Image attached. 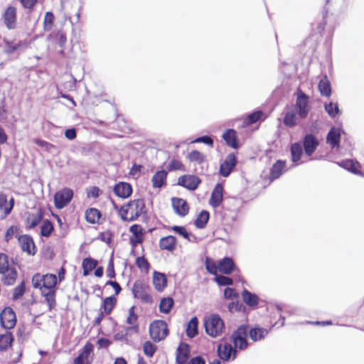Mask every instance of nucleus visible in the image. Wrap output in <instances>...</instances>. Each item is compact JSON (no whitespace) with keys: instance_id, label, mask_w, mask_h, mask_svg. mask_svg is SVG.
<instances>
[{"instance_id":"1","label":"nucleus","mask_w":364,"mask_h":364,"mask_svg":"<svg viewBox=\"0 0 364 364\" xmlns=\"http://www.w3.org/2000/svg\"><path fill=\"white\" fill-rule=\"evenodd\" d=\"M0 274L1 282L4 285H13L17 278V271L12 264L9 261L8 256L0 253Z\"/></svg>"},{"instance_id":"2","label":"nucleus","mask_w":364,"mask_h":364,"mask_svg":"<svg viewBox=\"0 0 364 364\" xmlns=\"http://www.w3.org/2000/svg\"><path fill=\"white\" fill-rule=\"evenodd\" d=\"M57 283L58 278L56 275L53 274H46L43 275L37 273L32 277V284L33 288L38 289L41 291L57 290Z\"/></svg>"},{"instance_id":"3","label":"nucleus","mask_w":364,"mask_h":364,"mask_svg":"<svg viewBox=\"0 0 364 364\" xmlns=\"http://www.w3.org/2000/svg\"><path fill=\"white\" fill-rule=\"evenodd\" d=\"M294 96L296 97L295 104L291 106V108L296 112L299 119H304L310 111L309 96L300 88L296 90Z\"/></svg>"},{"instance_id":"4","label":"nucleus","mask_w":364,"mask_h":364,"mask_svg":"<svg viewBox=\"0 0 364 364\" xmlns=\"http://www.w3.org/2000/svg\"><path fill=\"white\" fill-rule=\"evenodd\" d=\"M149 336L155 343L164 340L169 333V329L166 321L154 320L149 325Z\"/></svg>"},{"instance_id":"5","label":"nucleus","mask_w":364,"mask_h":364,"mask_svg":"<svg viewBox=\"0 0 364 364\" xmlns=\"http://www.w3.org/2000/svg\"><path fill=\"white\" fill-rule=\"evenodd\" d=\"M248 325L242 324L235 329L231 335L233 346L238 350H245L247 348Z\"/></svg>"},{"instance_id":"6","label":"nucleus","mask_w":364,"mask_h":364,"mask_svg":"<svg viewBox=\"0 0 364 364\" xmlns=\"http://www.w3.org/2000/svg\"><path fill=\"white\" fill-rule=\"evenodd\" d=\"M204 327L206 333L215 338L222 333L224 322L218 314H212L204 320Z\"/></svg>"},{"instance_id":"7","label":"nucleus","mask_w":364,"mask_h":364,"mask_svg":"<svg viewBox=\"0 0 364 364\" xmlns=\"http://www.w3.org/2000/svg\"><path fill=\"white\" fill-rule=\"evenodd\" d=\"M239 350L229 343H220L217 346L219 359L223 362H230L236 359Z\"/></svg>"},{"instance_id":"8","label":"nucleus","mask_w":364,"mask_h":364,"mask_svg":"<svg viewBox=\"0 0 364 364\" xmlns=\"http://www.w3.org/2000/svg\"><path fill=\"white\" fill-rule=\"evenodd\" d=\"M73 191L68 188H64L58 191L54 195L55 206L58 209H62L65 207L72 200Z\"/></svg>"},{"instance_id":"9","label":"nucleus","mask_w":364,"mask_h":364,"mask_svg":"<svg viewBox=\"0 0 364 364\" xmlns=\"http://www.w3.org/2000/svg\"><path fill=\"white\" fill-rule=\"evenodd\" d=\"M136 334V326H127L124 330L115 333L114 339L124 342L127 345H133L134 343Z\"/></svg>"},{"instance_id":"10","label":"nucleus","mask_w":364,"mask_h":364,"mask_svg":"<svg viewBox=\"0 0 364 364\" xmlns=\"http://www.w3.org/2000/svg\"><path fill=\"white\" fill-rule=\"evenodd\" d=\"M2 19L5 26L9 30L15 29L17 25V11L16 7L8 6L2 14Z\"/></svg>"},{"instance_id":"11","label":"nucleus","mask_w":364,"mask_h":364,"mask_svg":"<svg viewBox=\"0 0 364 364\" xmlns=\"http://www.w3.org/2000/svg\"><path fill=\"white\" fill-rule=\"evenodd\" d=\"M1 326L6 329L14 328L16 323V317L14 310L10 307L5 308L0 314Z\"/></svg>"},{"instance_id":"12","label":"nucleus","mask_w":364,"mask_h":364,"mask_svg":"<svg viewBox=\"0 0 364 364\" xmlns=\"http://www.w3.org/2000/svg\"><path fill=\"white\" fill-rule=\"evenodd\" d=\"M200 183V178L195 175H183L178 178L177 185L189 191H195Z\"/></svg>"},{"instance_id":"13","label":"nucleus","mask_w":364,"mask_h":364,"mask_svg":"<svg viewBox=\"0 0 364 364\" xmlns=\"http://www.w3.org/2000/svg\"><path fill=\"white\" fill-rule=\"evenodd\" d=\"M237 160L235 154H229L224 161L220 166V174L223 177H228L237 164Z\"/></svg>"},{"instance_id":"14","label":"nucleus","mask_w":364,"mask_h":364,"mask_svg":"<svg viewBox=\"0 0 364 364\" xmlns=\"http://www.w3.org/2000/svg\"><path fill=\"white\" fill-rule=\"evenodd\" d=\"M18 240L23 252H26L28 255H31L36 254V246L33 238L30 235H19Z\"/></svg>"},{"instance_id":"15","label":"nucleus","mask_w":364,"mask_h":364,"mask_svg":"<svg viewBox=\"0 0 364 364\" xmlns=\"http://www.w3.org/2000/svg\"><path fill=\"white\" fill-rule=\"evenodd\" d=\"M319 144L317 138L312 134H307L303 139V147L306 155H312Z\"/></svg>"},{"instance_id":"16","label":"nucleus","mask_w":364,"mask_h":364,"mask_svg":"<svg viewBox=\"0 0 364 364\" xmlns=\"http://www.w3.org/2000/svg\"><path fill=\"white\" fill-rule=\"evenodd\" d=\"M136 203L132 201L125 205H123L119 210V215L121 218L124 221H132L134 220L136 216Z\"/></svg>"},{"instance_id":"17","label":"nucleus","mask_w":364,"mask_h":364,"mask_svg":"<svg viewBox=\"0 0 364 364\" xmlns=\"http://www.w3.org/2000/svg\"><path fill=\"white\" fill-rule=\"evenodd\" d=\"M171 205L175 213L181 217H184L188 213L189 207L186 200L181 198H172Z\"/></svg>"},{"instance_id":"18","label":"nucleus","mask_w":364,"mask_h":364,"mask_svg":"<svg viewBox=\"0 0 364 364\" xmlns=\"http://www.w3.org/2000/svg\"><path fill=\"white\" fill-rule=\"evenodd\" d=\"M190 357V347L188 344L181 343L176 350V364H186Z\"/></svg>"},{"instance_id":"19","label":"nucleus","mask_w":364,"mask_h":364,"mask_svg":"<svg viewBox=\"0 0 364 364\" xmlns=\"http://www.w3.org/2000/svg\"><path fill=\"white\" fill-rule=\"evenodd\" d=\"M236 269L233 259L229 257H225L218 262V270L224 274H230ZM239 272V269H237Z\"/></svg>"},{"instance_id":"20","label":"nucleus","mask_w":364,"mask_h":364,"mask_svg":"<svg viewBox=\"0 0 364 364\" xmlns=\"http://www.w3.org/2000/svg\"><path fill=\"white\" fill-rule=\"evenodd\" d=\"M223 199V187L220 183H217L213 190L209 200L210 205L213 208H218Z\"/></svg>"},{"instance_id":"21","label":"nucleus","mask_w":364,"mask_h":364,"mask_svg":"<svg viewBox=\"0 0 364 364\" xmlns=\"http://www.w3.org/2000/svg\"><path fill=\"white\" fill-rule=\"evenodd\" d=\"M168 171L162 169L157 171L151 178L152 186L154 188H161L166 185Z\"/></svg>"},{"instance_id":"22","label":"nucleus","mask_w":364,"mask_h":364,"mask_svg":"<svg viewBox=\"0 0 364 364\" xmlns=\"http://www.w3.org/2000/svg\"><path fill=\"white\" fill-rule=\"evenodd\" d=\"M268 333L269 330L259 326H255L251 328L248 326V335L250 339L254 342L264 339Z\"/></svg>"},{"instance_id":"23","label":"nucleus","mask_w":364,"mask_h":364,"mask_svg":"<svg viewBox=\"0 0 364 364\" xmlns=\"http://www.w3.org/2000/svg\"><path fill=\"white\" fill-rule=\"evenodd\" d=\"M93 350V345L90 343H87L82 352L74 359V364H89L88 358Z\"/></svg>"},{"instance_id":"24","label":"nucleus","mask_w":364,"mask_h":364,"mask_svg":"<svg viewBox=\"0 0 364 364\" xmlns=\"http://www.w3.org/2000/svg\"><path fill=\"white\" fill-rule=\"evenodd\" d=\"M341 132L336 127H332L328 131L326 136V142L331 146L332 149L339 148L341 141Z\"/></svg>"},{"instance_id":"25","label":"nucleus","mask_w":364,"mask_h":364,"mask_svg":"<svg viewBox=\"0 0 364 364\" xmlns=\"http://www.w3.org/2000/svg\"><path fill=\"white\" fill-rule=\"evenodd\" d=\"M153 284L154 288L161 292L167 286V278L164 273L157 271L153 272Z\"/></svg>"},{"instance_id":"26","label":"nucleus","mask_w":364,"mask_h":364,"mask_svg":"<svg viewBox=\"0 0 364 364\" xmlns=\"http://www.w3.org/2000/svg\"><path fill=\"white\" fill-rule=\"evenodd\" d=\"M242 298L243 301L250 308L255 309L259 304V298L257 295L245 289L242 291Z\"/></svg>"},{"instance_id":"27","label":"nucleus","mask_w":364,"mask_h":364,"mask_svg":"<svg viewBox=\"0 0 364 364\" xmlns=\"http://www.w3.org/2000/svg\"><path fill=\"white\" fill-rule=\"evenodd\" d=\"M161 250L173 252L176 247V237L173 235H168L160 239L159 243Z\"/></svg>"},{"instance_id":"28","label":"nucleus","mask_w":364,"mask_h":364,"mask_svg":"<svg viewBox=\"0 0 364 364\" xmlns=\"http://www.w3.org/2000/svg\"><path fill=\"white\" fill-rule=\"evenodd\" d=\"M113 191L117 196L126 198L131 195L132 188L129 183L120 182L115 185Z\"/></svg>"},{"instance_id":"29","label":"nucleus","mask_w":364,"mask_h":364,"mask_svg":"<svg viewBox=\"0 0 364 364\" xmlns=\"http://www.w3.org/2000/svg\"><path fill=\"white\" fill-rule=\"evenodd\" d=\"M223 139L225 140V143L230 147L233 149H238L239 144L237 141V137L236 136V132L232 129H227L223 134Z\"/></svg>"},{"instance_id":"30","label":"nucleus","mask_w":364,"mask_h":364,"mask_svg":"<svg viewBox=\"0 0 364 364\" xmlns=\"http://www.w3.org/2000/svg\"><path fill=\"white\" fill-rule=\"evenodd\" d=\"M285 166V161L282 160H277L270 169L269 180L273 181L279 178L282 173Z\"/></svg>"},{"instance_id":"31","label":"nucleus","mask_w":364,"mask_h":364,"mask_svg":"<svg viewBox=\"0 0 364 364\" xmlns=\"http://www.w3.org/2000/svg\"><path fill=\"white\" fill-rule=\"evenodd\" d=\"M297 117L296 112L291 107L285 112L283 123L287 127H294L297 124Z\"/></svg>"},{"instance_id":"32","label":"nucleus","mask_w":364,"mask_h":364,"mask_svg":"<svg viewBox=\"0 0 364 364\" xmlns=\"http://www.w3.org/2000/svg\"><path fill=\"white\" fill-rule=\"evenodd\" d=\"M56 291L49 290L41 291V296L45 299V301L48 306L49 311H52L56 306Z\"/></svg>"},{"instance_id":"33","label":"nucleus","mask_w":364,"mask_h":364,"mask_svg":"<svg viewBox=\"0 0 364 364\" xmlns=\"http://www.w3.org/2000/svg\"><path fill=\"white\" fill-rule=\"evenodd\" d=\"M186 336L193 338L196 337L198 333V320L197 317L194 316L191 318V320L187 323V327L186 330Z\"/></svg>"},{"instance_id":"34","label":"nucleus","mask_w":364,"mask_h":364,"mask_svg":"<svg viewBox=\"0 0 364 364\" xmlns=\"http://www.w3.org/2000/svg\"><path fill=\"white\" fill-rule=\"evenodd\" d=\"M169 229L188 240L189 242L196 241V237L189 232L184 226L173 225L170 227Z\"/></svg>"},{"instance_id":"35","label":"nucleus","mask_w":364,"mask_h":364,"mask_svg":"<svg viewBox=\"0 0 364 364\" xmlns=\"http://www.w3.org/2000/svg\"><path fill=\"white\" fill-rule=\"evenodd\" d=\"M318 87L322 96L329 97L331 95V83L326 75L320 80Z\"/></svg>"},{"instance_id":"36","label":"nucleus","mask_w":364,"mask_h":364,"mask_svg":"<svg viewBox=\"0 0 364 364\" xmlns=\"http://www.w3.org/2000/svg\"><path fill=\"white\" fill-rule=\"evenodd\" d=\"M210 218V213L208 211L203 210L198 215L196 220L194 221L195 226L198 229L205 228Z\"/></svg>"},{"instance_id":"37","label":"nucleus","mask_w":364,"mask_h":364,"mask_svg":"<svg viewBox=\"0 0 364 364\" xmlns=\"http://www.w3.org/2000/svg\"><path fill=\"white\" fill-rule=\"evenodd\" d=\"M358 164V162H354L353 160H344L338 163V165L350 172L364 176V173L359 171L356 166Z\"/></svg>"},{"instance_id":"38","label":"nucleus","mask_w":364,"mask_h":364,"mask_svg":"<svg viewBox=\"0 0 364 364\" xmlns=\"http://www.w3.org/2000/svg\"><path fill=\"white\" fill-rule=\"evenodd\" d=\"M291 159L293 163H297L300 161L303 154L302 146L299 142H295L290 147Z\"/></svg>"},{"instance_id":"39","label":"nucleus","mask_w":364,"mask_h":364,"mask_svg":"<svg viewBox=\"0 0 364 364\" xmlns=\"http://www.w3.org/2000/svg\"><path fill=\"white\" fill-rule=\"evenodd\" d=\"M13 341V335L10 332H6L5 334L0 335V350H6L9 347H11Z\"/></svg>"},{"instance_id":"40","label":"nucleus","mask_w":364,"mask_h":364,"mask_svg":"<svg viewBox=\"0 0 364 364\" xmlns=\"http://www.w3.org/2000/svg\"><path fill=\"white\" fill-rule=\"evenodd\" d=\"M174 304L173 299L171 297H164L161 299L159 308V311L164 314H168Z\"/></svg>"},{"instance_id":"41","label":"nucleus","mask_w":364,"mask_h":364,"mask_svg":"<svg viewBox=\"0 0 364 364\" xmlns=\"http://www.w3.org/2000/svg\"><path fill=\"white\" fill-rule=\"evenodd\" d=\"M100 212L96 208H89L85 212V219L91 224H95L98 223L100 218Z\"/></svg>"},{"instance_id":"42","label":"nucleus","mask_w":364,"mask_h":364,"mask_svg":"<svg viewBox=\"0 0 364 364\" xmlns=\"http://www.w3.org/2000/svg\"><path fill=\"white\" fill-rule=\"evenodd\" d=\"M97 266V260H95L92 258H90V257L84 259L82 261V269H83V275L87 276L92 269L96 268Z\"/></svg>"},{"instance_id":"43","label":"nucleus","mask_w":364,"mask_h":364,"mask_svg":"<svg viewBox=\"0 0 364 364\" xmlns=\"http://www.w3.org/2000/svg\"><path fill=\"white\" fill-rule=\"evenodd\" d=\"M117 299L114 296L107 297L104 299L101 309H103V312L106 314H109L112 311L113 308L116 305Z\"/></svg>"},{"instance_id":"44","label":"nucleus","mask_w":364,"mask_h":364,"mask_svg":"<svg viewBox=\"0 0 364 364\" xmlns=\"http://www.w3.org/2000/svg\"><path fill=\"white\" fill-rule=\"evenodd\" d=\"M324 109L331 118H335L341 113L338 103L329 102L324 104Z\"/></svg>"},{"instance_id":"45","label":"nucleus","mask_w":364,"mask_h":364,"mask_svg":"<svg viewBox=\"0 0 364 364\" xmlns=\"http://www.w3.org/2000/svg\"><path fill=\"white\" fill-rule=\"evenodd\" d=\"M54 21V14L51 11H47L43 19V30L47 32L50 31L53 27Z\"/></svg>"},{"instance_id":"46","label":"nucleus","mask_w":364,"mask_h":364,"mask_svg":"<svg viewBox=\"0 0 364 364\" xmlns=\"http://www.w3.org/2000/svg\"><path fill=\"white\" fill-rule=\"evenodd\" d=\"M43 218V213L41 210L35 214L30 215L27 218V223L28 228H33L36 227Z\"/></svg>"},{"instance_id":"47","label":"nucleus","mask_w":364,"mask_h":364,"mask_svg":"<svg viewBox=\"0 0 364 364\" xmlns=\"http://www.w3.org/2000/svg\"><path fill=\"white\" fill-rule=\"evenodd\" d=\"M188 159L191 162L201 164L205 161V156L199 151L193 150L188 154Z\"/></svg>"},{"instance_id":"48","label":"nucleus","mask_w":364,"mask_h":364,"mask_svg":"<svg viewBox=\"0 0 364 364\" xmlns=\"http://www.w3.org/2000/svg\"><path fill=\"white\" fill-rule=\"evenodd\" d=\"M156 350L157 346L150 341H146L143 344V352L148 358H152Z\"/></svg>"},{"instance_id":"49","label":"nucleus","mask_w":364,"mask_h":364,"mask_svg":"<svg viewBox=\"0 0 364 364\" xmlns=\"http://www.w3.org/2000/svg\"><path fill=\"white\" fill-rule=\"evenodd\" d=\"M151 268L150 263L144 255L138 256V269L143 273L148 274Z\"/></svg>"},{"instance_id":"50","label":"nucleus","mask_w":364,"mask_h":364,"mask_svg":"<svg viewBox=\"0 0 364 364\" xmlns=\"http://www.w3.org/2000/svg\"><path fill=\"white\" fill-rule=\"evenodd\" d=\"M125 323L128 326H136V313L135 311V306H132L128 311V314L125 319Z\"/></svg>"},{"instance_id":"51","label":"nucleus","mask_w":364,"mask_h":364,"mask_svg":"<svg viewBox=\"0 0 364 364\" xmlns=\"http://www.w3.org/2000/svg\"><path fill=\"white\" fill-rule=\"evenodd\" d=\"M214 279L219 286L228 287L233 284V281L230 277L222 274H217Z\"/></svg>"},{"instance_id":"52","label":"nucleus","mask_w":364,"mask_h":364,"mask_svg":"<svg viewBox=\"0 0 364 364\" xmlns=\"http://www.w3.org/2000/svg\"><path fill=\"white\" fill-rule=\"evenodd\" d=\"M53 230V225L52 223L46 220L43 221L41 227V234L43 237H49Z\"/></svg>"},{"instance_id":"53","label":"nucleus","mask_w":364,"mask_h":364,"mask_svg":"<svg viewBox=\"0 0 364 364\" xmlns=\"http://www.w3.org/2000/svg\"><path fill=\"white\" fill-rule=\"evenodd\" d=\"M205 265L208 272L213 275H215V277L217 275V272L218 271H219L218 264H216L213 259L207 257L205 259Z\"/></svg>"},{"instance_id":"54","label":"nucleus","mask_w":364,"mask_h":364,"mask_svg":"<svg viewBox=\"0 0 364 364\" xmlns=\"http://www.w3.org/2000/svg\"><path fill=\"white\" fill-rule=\"evenodd\" d=\"M263 115V112L260 110L253 112L248 114L246 122L248 124H252L259 121L262 116Z\"/></svg>"},{"instance_id":"55","label":"nucleus","mask_w":364,"mask_h":364,"mask_svg":"<svg viewBox=\"0 0 364 364\" xmlns=\"http://www.w3.org/2000/svg\"><path fill=\"white\" fill-rule=\"evenodd\" d=\"M4 43L6 44V46H5V52L7 54L13 53L14 52L17 50L18 48H20L23 46V43L21 42H19V43L14 45L12 43V42H10L8 40H5Z\"/></svg>"},{"instance_id":"56","label":"nucleus","mask_w":364,"mask_h":364,"mask_svg":"<svg viewBox=\"0 0 364 364\" xmlns=\"http://www.w3.org/2000/svg\"><path fill=\"white\" fill-rule=\"evenodd\" d=\"M25 284L23 281L19 285L14 288L12 296L13 299L16 300L23 296L25 293Z\"/></svg>"},{"instance_id":"57","label":"nucleus","mask_w":364,"mask_h":364,"mask_svg":"<svg viewBox=\"0 0 364 364\" xmlns=\"http://www.w3.org/2000/svg\"><path fill=\"white\" fill-rule=\"evenodd\" d=\"M192 143H203L205 144H207L210 146H213V139L208 135H203L199 137H197L195 139Z\"/></svg>"},{"instance_id":"58","label":"nucleus","mask_w":364,"mask_h":364,"mask_svg":"<svg viewBox=\"0 0 364 364\" xmlns=\"http://www.w3.org/2000/svg\"><path fill=\"white\" fill-rule=\"evenodd\" d=\"M18 230H19L17 226H14V225L9 228L5 234L6 241H7V242L9 241L14 235L16 237H18L17 235Z\"/></svg>"},{"instance_id":"59","label":"nucleus","mask_w":364,"mask_h":364,"mask_svg":"<svg viewBox=\"0 0 364 364\" xmlns=\"http://www.w3.org/2000/svg\"><path fill=\"white\" fill-rule=\"evenodd\" d=\"M183 165L178 159H173L167 166L168 171H173L181 169Z\"/></svg>"},{"instance_id":"60","label":"nucleus","mask_w":364,"mask_h":364,"mask_svg":"<svg viewBox=\"0 0 364 364\" xmlns=\"http://www.w3.org/2000/svg\"><path fill=\"white\" fill-rule=\"evenodd\" d=\"M237 296V294L234 289L226 287L224 289V297L227 299H232Z\"/></svg>"},{"instance_id":"61","label":"nucleus","mask_w":364,"mask_h":364,"mask_svg":"<svg viewBox=\"0 0 364 364\" xmlns=\"http://www.w3.org/2000/svg\"><path fill=\"white\" fill-rule=\"evenodd\" d=\"M112 344V341L105 338H101L97 340V345L98 348H107Z\"/></svg>"},{"instance_id":"62","label":"nucleus","mask_w":364,"mask_h":364,"mask_svg":"<svg viewBox=\"0 0 364 364\" xmlns=\"http://www.w3.org/2000/svg\"><path fill=\"white\" fill-rule=\"evenodd\" d=\"M140 299L141 302L144 304H151L153 303L152 296L146 292H144L140 294Z\"/></svg>"},{"instance_id":"63","label":"nucleus","mask_w":364,"mask_h":364,"mask_svg":"<svg viewBox=\"0 0 364 364\" xmlns=\"http://www.w3.org/2000/svg\"><path fill=\"white\" fill-rule=\"evenodd\" d=\"M56 38L58 41L59 46L61 48H63L67 41V38H66L65 34L63 31H60L56 33Z\"/></svg>"},{"instance_id":"64","label":"nucleus","mask_w":364,"mask_h":364,"mask_svg":"<svg viewBox=\"0 0 364 364\" xmlns=\"http://www.w3.org/2000/svg\"><path fill=\"white\" fill-rule=\"evenodd\" d=\"M101 193L100 189L97 186L91 187L87 191V196L94 198H97Z\"/></svg>"}]
</instances>
